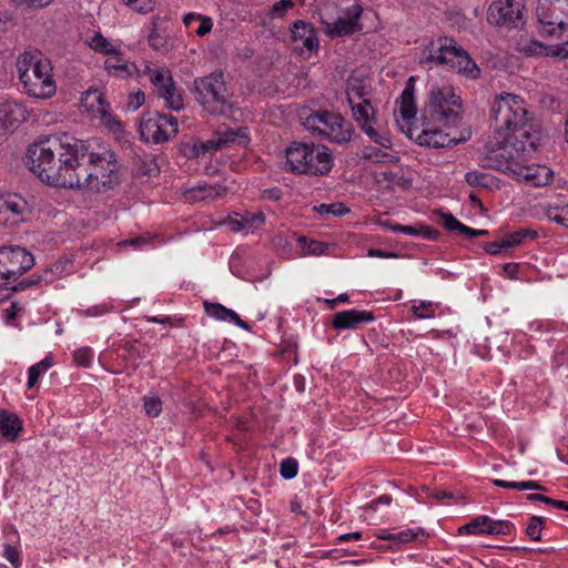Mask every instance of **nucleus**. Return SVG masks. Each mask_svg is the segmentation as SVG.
Wrapping results in <instances>:
<instances>
[{
	"label": "nucleus",
	"instance_id": "nucleus-1",
	"mask_svg": "<svg viewBox=\"0 0 568 568\" xmlns=\"http://www.w3.org/2000/svg\"><path fill=\"white\" fill-rule=\"evenodd\" d=\"M24 164L42 183L65 189L104 192L121 179L113 150L105 144L93 149L89 142L65 133L30 143Z\"/></svg>",
	"mask_w": 568,
	"mask_h": 568
},
{
	"label": "nucleus",
	"instance_id": "nucleus-2",
	"mask_svg": "<svg viewBox=\"0 0 568 568\" xmlns=\"http://www.w3.org/2000/svg\"><path fill=\"white\" fill-rule=\"evenodd\" d=\"M416 112L413 89L406 88L394 109L399 130L423 146L445 148L459 142L446 132V129L457 125L462 114V99L454 87L433 85L419 122L416 121Z\"/></svg>",
	"mask_w": 568,
	"mask_h": 568
},
{
	"label": "nucleus",
	"instance_id": "nucleus-3",
	"mask_svg": "<svg viewBox=\"0 0 568 568\" xmlns=\"http://www.w3.org/2000/svg\"><path fill=\"white\" fill-rule=\"evenodd\" d=\"M490 113L496 126L498 152L514 143L537 139L527 128V108L521 97L509 92L496 95L490 105Z\"/></svg>",
	"mask_w": 568,
	"mask_h": 568
},
{
	"label": "nucleus",
	"instance_id": "nucleus-4",
	"mask_svg": "<svg viewBox=\"0 0 568 568\" xmlns=\"http://www.w3.org/2000/svg\"><path fill=\"white\" fill-rule=\"evenodd\" d=\"M16 70L22 91L28 97L47 100L57 93L52 63L41 51L24 50L16 60Z\"/></svg>",
	"mask_w": 568,
	"mask_h": 568
},
{
	"label": "nucleus",
	"instance_id": "nucleus-5",
	"mask_svg": "<svg viewBox=\"0 0 568 568\" xmlns=\"http://www.w3.org/2000/svg\"><path fill=\"white\" fill-rule=\"evenodd\" d=\"M104 69L110 75L121 79H140L143 73H148L150 81L156 88L159 95L164 100L168 108L179 111L184 106L182 94L178 91L168 68L153 69L145 64L144 69L140 70L134 62L123 58L122 51L106 58Z\"/></svg>",
	"mask_w": 568,
	"mask_h": 568
},
{
	"label": "nucleus",
	"instance_id": "nucleus-6",
	"mask_svg": "<svg viewBox=\"0 0 568 568\" xmlns=\"http://www.w3.org/2000/svg\"><path fill=\"white\" fill-rule=\"evenodd\" d=\"M537 139L528 142L514 143L503 148L496 154L498 169L516 181L526 182L534 186H545L552 181L554 172L546 165H528V158L536 150Z\"/></svg>",
	"mask_w": 568,
	"mask_h": 568
},
{
	"label": "nucleus",
	"instance_id": "nucleus-7",
	"mask_svg": "<svg viewBox=\"0 0 568 568\" xmlns=\"http://www.w3.org/2000/svg\"><path fill=\"white\" fill-rule=\"evenodd\" d=\"M419 63L445 64L469 79H477L480 74L479 68L467 51L448 37H439L424 45L419 54Z\"/></svg>",
	"mask_w": 568,
	"mask_h": 568
},
{
	"label": "nucleus",
	"instance_id": "nucleus-8",
	"mask_svg": "<svg viewBox=\"0 0 568 568\" xmlns=\"http://www.w3.org/2000/svg\"><path fill=\"white\" fill-rule=\"evenodd\" d=\"M196 101L206 113L236 118L239 101L230 91L222 72L195 80Z\"/></svg>",
	"mask_w": 568,
	"mask_h": 568
},
{
	"label": "nucleus",
	"instance_id": "nucleus-9",
	"mask_svg": "<svg viewBox=\"0 0 568 568\" xmlns=\"http://www.w3.org/2000/svg\"><path fill=\"white\" fill-rule=\"evenodd\" d=\"M286 164L300 174L323 175L333 168V155L322 144L294 142L286 149Z\"/></svg>",
	"mask_w": 568,
	"mask_h": 568
},
{
	"label": "nucleus",
	"instance_id": "nucleus-10",
	"mask_svg": "<svg viewBox=\"0 0 568 568\" xmlns=\"http://www.w3.org/2000/svg\"><path fill=\"white\" fill-rule=\"evenodd\" d=\"M305 130L315 135L324 136L334 143H346L353 134L352 124L341 114L326 110L312 112L303 118Z\"/></svg>",
	"mask_w": 568,
	"mask_h": 568
},
{
	"label": "nucleus",
	"instance_id": "nucleus-11",
	"mask_svg": "<svg viewBox=\"0 0 568 568\" xmlns=\"http://www.w3.org/2000/svg\"><path fill=\"white\" fill-rule=\"evenodd\" d=\"M536 17L542 34L560 37L568 29V1L538 0Z\"/></svg>",
	"mask_w": 568,
	"mask_h": 568
},
{
	"label": "nucleus",
	"instance_id": "nucleus-12",
	"mask_svg": "<svg viewBox=\"0 0 568 568\" xmlns=\"http://www.w3.org/2000/svg\"><path fill=\"white\" fill-rule=\"evenodd\" d=\"M34 264L33 255L21 246L0 247V287L8 288Z\"/></svg>",
	"mask_w": 568,
	"mask_h": 568
},
{
	"label": "nucleus",
	"instance_id": "nucleus-13",
	"mask_svg": "<svg viewBox=\"0 0 568 568\" xmlns=\"http://www.w3.org/2000/svg\"><path fill=\"white\" fill-rule=\"evenodd\" d=\"M178 131V120L170 114L149 116L140 123V134L145 142L163 143L174 138Z\"/></svg>",
	"mask_w": 568,
	"mask_h": 568
},
{
	"label": "nucleus",
	"instance_id": "nucleus-14",
	"mask_svg": "<svg viewBox=\"0 0 568 568\" xmlns=\"http://www.w3.org/2000/svg\"><path fill=\"white\" fill-rule=\"evenodd\" d=\"M250 142L247 129L239 126L236 129L219 130L212 139L207 141H199L193 145V153L196 156L214 153L229 145H247Z\"/></svg>",
	"mask_w": 568,
	"mask_h": 568
},
{
	"label": "nucleus",
	"instance_id": "nucleus-15",
	"mask_svg": "<svg viewBox=\"0 0 568 568\" xmlns=\"http://www.w3.org/2000/svg\"><path fill=\"white\" fill-rule=\"evenodd\" d=\"M372 81L368 77L352 73L346 83V97L352 110L354 120L357 119V110L367 113L375 111L372 101Z\"/></svg>",
	"mask_w": 568,
	"mask_h": 568
},
{
	"label": "nucleus",
	"instance_id": "nucleus-16",
	"mask_svg": "<svg viewBox=\"0 0 568 568\" xmlns=\"http://www.w3.org/2000/svg\"><path fill=\"white\" fill-rule=\"evenodd\" d=\"M31 209L18 193L0 192V225L13 227L27 220Z\"/></svg>",
	"mask_w": 568,
	"mask_h": 568
},
{
	"label": "nucleus",
	"instance_id": "nucleus-17",
	"mask_svg": "<svg viewBox=\"0 0 568 568\" xmlns=\"http://www.w3.org/2000/svg\"><path fill=\"white\" fill-rule=\"evenodd\" d=\"M363 13L362 6L353 2L342 10L333 21L323 20L324 31L329 37H343L362 30L359 18Z\"/></svg>",
	"mask_w": 568,
	"mask_h": 568
},
{
	"label": "nucleus",
	"instance_id": "nucleus-18",
	"mask_svg": "<svg viewBox=\"0 0 568 568\" xmlns=\"http://www.w3.org/2000/svg\"><path fill=\"white\" fill-rule=\"evenodd\" d=\"M523 0H494L487 12V19L496 26H516L523 17Z\"/></svg>",
	"mask_w": 568,
	"mask_h": 568
},
{
	"label": "nucleus",
	"instance_id": "nucleus-19",
	"mask_svg": "<svg viewBox=\"0 0 568 568\" xmlns=\"http://www.w3.org/2000/svg\"><path fill=\"white\" fill-rule=\"evenodd\" d=\"M291 41L294 51L308 58L318 48V39L314 28L304 21H296L291 29Z\"/></svg>",
	"mask_w": 568,
	"mask_h": 568
},
{
	"label": "nucleus",
	"instance_id": "nucleus-20",
	"mask_svg": "<svg viewBox=\"0 0 568 568\" xmlns=\"http://www.w3.org/2000/svg\"><path fill=\"white\" fill-rule=\"evenodd\" d=\"M29 116L28 108L20 101L6 100L0 103V129L14 130Z\"/></svg>",
	"mask_w": 568,
	"mask_h": 568
},
{
	"label": "nucleus",
	"instance_id": "nucleus-21",
	"mask_svg": "<svg viewBox=\"0 0 568 568\" xmlns=\"http://www.w3.org/2000/svg\"><path fill=\"white\" fill-rule=\"evenodd\" d=\"M79 109L91 119L101 120L111 109L104 94L98 88H91L82 93Z\"/></svg>",
	"mask_w": 568,
	"mask_h": 568
},
{
	"label": "nucleus",
	"instance_id": "nucleus-22",
	"mask_svg": "<svg viewBox=\"0 0 568 568\" xmlns=\"http://www.w3.org/2000/svg\"><path fill=\"white\" fill-rule=\"evenodd\" d=\"M84 43L95 53L106 58L122 52V41L119 39H110L102 34L101 31H88L83 37Z\"/></svg>",
	"mask_w": 568,
	"mask_h": 568
},
{
	"label": "nucleus",
	"instance_id": "nucleus-23",
	"mask_svg": "<svg viewBox=\"0 0 568 568\" xmlns=\"http://www.w3.org/2000/svg\"><path fill=\"white\" fill-rule=\"evenodd\" d=\"M357 119L355 121L362 128V130L366 133V135L376 144L382 146L385 150H389L393 145L392 139L386 131H379L375 128L376 118L375 111L367 113L366 111L357 110Z\"/></svg>",
	"mask_w": 568,
	"mask_h": 568
},
{
	"label": "nucleus",
	"instance_id": "nucleus-24",
	"mask_svg": "<svg viewBox=\"0 0 568 568\" xmlns=\"http://www.w3.org/2000/svg\"><path fill=\"white\" fill-rule=\"evenodd\" d=\"M374 321V315L368 311L347 310L333 316L332 326L337 331L357 329L365 323Z\"/></svg>",
	"mask_w": 568,
	"mask_h": 568
},
{
	"label": "nucleus",
	"instance_id": "nucleus-25",
	"mask_svg": "<svg viewBox=\"0 0 568 568\" xmlns=\"http://www.w3.org/2000/svg\"><path fill=\"white\" fill-rule=\"evenodd\" d=\"M183 26L189 36L205 37L213 29V19L211 17L197 13L189 12L182 18Z\"/></svg>",
	"mask_w": 568,
	"mask_h": 568
},
{
	"label": "nucleus",
	"instance_id": "nucleus-26",
	"mask_svg": "<svg viewBox=\"0 0 568 568\" xmlns=\"http://www.w3.org/2000/svg\"><path fill=\"white\" fill-rule=\"evenodd\" d=\"M22 430V420L13 413L0 410V434L8 442H14Z\"/></svg>",
	"mask_w": 568,
	"mask_h": 568
},
{
	"label": "nucleus",
	"instance_id": "nucleus-27",
	"mask_svg": "<svg viewBox=\"0 0 568 568\" xmlns=\"http://www.w3.org/2000/svg\"><path fill=\"white\" fill-rule=\"evenodd\" d=\"M204 307L206 314L210 317L222 322L234 323L236 326L241 328L248 329L247 324L243 322L233 310L226 308L225 306L217 303L207 302L204 303Z\"/></svg>",
	"mask_w": 568,
	"mask_h": 568
},
{
	"label": "nucleus",
	"instance_id": "nucleus-28",
	"mask_svg": "<svg viewBox=\"0 0 568 568\" xmlns=\"http://www.w3.org/2000/svg\"><path fill=\"white\" fill-rule=\"evenodd\" d=\"M161 18L152 17L150 21V30L148 34L149 45L156 51L166 50V33L160 27Z\"/></svg>",
	"mask_w": 568,
	"mask_h": 568
},
{
	"label": "nucleus",
	"instance_id": "nucleus-29",
	"mask_svg": "<svg viewBox=\"0 0 568 568\" xmlns=\"http://www.w3.org/2000/svg\"><path fill=\"white\" fill-rule=\"evenodd\" d=\"M227 193V187L222 185H199L189 191V199L193 201L214 200Z\"/></svg>",
	"mask_w": 568,
	"mask_h": 568
},
{
	"label": "nucleus",
	"instance_id": "nucleus-30",
	"mask_svg": "<svg viewBox=\"0 0 568 568\" xmlns=\"http://www.w3.org/2000/svg\"><path fill=\"white\" fill-rule=\"evenodd\" d=\"M465 180L468 183V185L473 187H484V189H494L498 187V181L497 179L484 171H470L466 173Z\"/></svg>",
	"mask_w": 568,
	"mask_h": 568
},
{
	"label": "nucleus",
	"instance_id": "nucleus-31",
	"mask_svg": "<svg viewBox=\"0 0 568 568\" xmlns=\"http://www.w3.org/2000/svg\"><path fill=\"white\" fill-rule=\"evenodd\" d=\"M72 272V261L69 258H63L54 264H52L50 267L43 271L42 275L40 276V281L43 282H53L57 278L69 274Z\"/></svg>",
	"mask_w": 568,
	"mask_h": 568
},
{
	"label": "nucleus",
	"instance_id": "nucleus-32",
	"mask_svg": "<svg viewBox=\"0 0 568 568\" xmlns=\"http://www.w3.org/2000/svg\"><path fill=\"white\" fill-rule=\"evenodd\" d=\"M439 305L432 301H414L412 304V313L416 318L426 320L436 316Z\"/></svg>",
	"mask_w": 568,
	"mask_h": 568
},
{
	"label": "nucleus",
	"instance_id": "nucleus-33",
	"mask_svg": "<svg viewBox=\"0 0 568 568\" xmlns=\"http://www.w3.org/2000/svg\"><path fill=\"white\" fill-rule=\"evenodd\" d=\"M549 45L534 39H521L518 42V50L526 55L548 57Z\"/></svg>",
	"mask_w": 568,
	"mask_h": 568
},
{
	"label": "nucleus",
	"instance_id": "nucleus-34",
	"mask_svg": "<svg viewBox=\"0 0 568 568\" xmlns=\"http://www.w3.org/2000/svg\"><path fill=\"white\" fill-rule=\"evenodd\" d=\"M52 366V357H44L39 363L30 366L28 369V387L33 388L39 382L40 377L44 375Z\"/></svg>",
	"mask_w": 568,
	"mask_h": 568
},
{
	"label": "nucleus",
	"instance_id": "nucleus-35",
	"mask_svg": "<svg viewBox=\"0 0 568 568\" xmlns=\"http://www.w3.org/2000/svg\"><path fill=\"white\" fill-rule=\"evenodd\" d=\"M303 255L307 256H317L326 253L328 245L324 242L311 240L305 236H300L297 239Z\"/></svg>",
	"mask_w": 568,
	"mask_h": 568
},
{
	"label": "nucleus",
	"instance_id": "nucleus-36",
	"mask_svg": "<svg viewBox=\"0 0 568 568\" xmlns=\"http://www.w3.org/2000/svg\"><path fill=\"white\" fill-rule=\"evenodd\" d=\"M493 484L497 487L509 488V489H518V490H538V491H547V488L539 484L538 481H507L503 479H495Z\"/></svg>",
	"mask_w": 568,
	"mask_h": 568
},
{
	"label": "nucleus",
	"instance_id": "nucleus-37",
	"mask_svg": "<svg viewBox=\"0 0 568 568\" xmlns=\"http://www.w3.org/2000/svg\"><path fill=\"white\" fill-rule=\"evenodd\" d=\"M103 125L116 140H122L124 136V126L122 122L111 113V110L100 120Z\"/></svg>",
	"mask_w": 568,
	"mask_h": 568
},
{
	"label": "nucleus",
	"instance_id": "nucleus-38",
	"mask_svg": "<svg viewBox=\"0 0 568 568\" xmlns=\"http://www.w3.org/2000/svg\"><path fill=\"white\" fill-rule=\"evenodd\" d=\"M264 223V214L262 212H246L241 221L232 222V229L240 231L245 226H260Z\"/></svg>",
	"mask_w": 568,
	"mask_h": 568
},
{
	"label": "nucleus",
	"instance_id": "nucleus-39",
	"mask_svg": "<svg viewBox=\"0 0 568 568\" xmlns=\"http://www.w3.org/2000/svg\"><path fill=\"white\" fill-rule=\"evenodd\" d=\"M314 210L321 215H333V216H343L349 212V209L341 202L329 203V204H320L314 206Z\"/></svg>",
	"mask_w": 568,
	"mask_h": 568
},
{
	"label": "nucleus",
	"instance_id": "nucleus-40",
	"mask_svg": "<svg viewBox=\"0 0 568 568\" xmlns=\"http://www.w3.org/2000/svg\"><path fill=\"white\" fill-rule=\"evenodd\" d=\"M363 158L374 161V162H394L397 161L398 158L394 154L388 153L387 151L378 150L374 146H366L363 150Z\"/></svg>",
	"mask_w": 568,
	"mask_h": 568
},
{
	"label": "nucleus",
	"instance_id": "nucleus-41",
	"mask_svg": "<svg viewBox=\"0 0 568 568\" xmlns=\"http://www.w3.org/2000/svg\"><path fill=\"white\" fill-rule=\"evenodd\" d=\"M403 233L410 236H418L426 240H436L438 237V232L433 230L432 227L425 225H404Z\"/></svg>",
	"mask_w": 568,
	"mask_h": 568
},
{
	"label": "nucleus",
	"instance_id": "nucleus-42",
	"mask_svg": "<svg viewBox=\"0 0 568 568\" xmlns=\"http://www.w3.org/2000/svg\"><path fill=\"white\" fill-rule=\"evenodd\" d=\"M488 516H477L476 518L471 519L468 524L464 525L459 528V532H467V534H474V535H481L486 534V527H487Z\"/></svg>",
	"mask_w": 568,
	"mask_h": 568
},
{
	"label": "nucleus",
	"instance_id": "nucleus-43",
	"mask_svg": "<svg viewBox=\"0 0 568 568\" xmlns=\"http://www.w3.org/2000/svg\"><path fill=\"white\" fill-rule=\"evenodd\" d=\"M514 525L508 520H494L488 517L486 534L487 535H509Z\"/></svg>",
	"mask_w": 568,
	"mask_h": 568
},
{
	"label": "nucleus",
	"instance_id": "nucleus-44",
	"mask_svg": "<svg viewBox=\"0 0 568 568\" xmlns=\"http://www.w3.org/2000/svg\"><path fill=\"white\" fill-rule=\"evenodd\" d=\"M143 406L145 414L150 417H156L162 412V402L156 395L144 396Z\"/></svg>",
	"mask_w": 568,
	"mask_h": 568
},
{
	"label": "nucleus",
	"instance_id": "nucleus-45",
	"mask_svg": "<svg viewBox=\"0 0 568 568\" xmlns=\"http://www.w3.org/2000/svg\"><path fill=\"white\" fill-rule=\"evenodd\" d=\"M112 310V305L110 303L103 302L97 305H93L87 310H77V314L79 316H90V317H99L108 314Z\"/></svg>",
	"mask_w": 568,
	"mask_h": 568
},
{
	"label": "nucleus",
	"instance_id": "nucleus-46",
	"mask_svg": "<svg viewBox=\"0 0 568 568\" xmlns=\"http://www.w3.org/2000/svg\"><path fill=\"white\" fill-rule=\"evenodd\" d=\"M294 3L292 0H280L275 2L268 10V17L271 19L283 18L292 8Z\"/></svg>",
	"mask_w": 568,
	"mask_h": 568
},
{
	"label": "nucleus",
	"instance_id": "nucleus-47",
	"mask_svg": "<svg viewBox=\"0 0 568 568\" xmlns=\"http://www.w3.org/2000/svg\"><path fill=\"white\" fill-rule=\"evenodd\" d=\"M544 526V519L541 517L532 516L526 528L527 536L535 541L541 539V531Z\"/></svg>",
	"mask_w": 568,
	"mask_h": 568
},
{
	"label": "nucleus",
	"instance_id": "nucleus-48",
	"mask_svg": "<svg viewBox=\"0 0 568 568\" xmlns=\"http://www.w3.org/2000/svg\"><path fill=\"white\" fill-rule=\"evenodd\" d=\"M415 537H416V534L413 532L410 529L402 530L398 532H389V534L379 536L381 539L397 541L399 544H405V542L412 541L415 539Z\"/></svg>",
	"mask_w": 568,
	"mask_h": 568
},
{
	"label": "nucleus",
	"instance_id": "nucleus-49",
	"mask_svg": "<svg viewBox=\"0 0 568 568\" xmlns=\"http://www.w3.org/2000/svg\"><path fill=\"white\" fill-rule=\"evenodd\" d=\"M298 464L294 458H286L281 463L280 473L285 479H292L296 476Z\"/></svg>",
	"mask_w": 568,
	"mask_h": 568
},
{
	"label": "nucleus",
	"instance_id": "nucleus-50",
	"mask_svg": "<svg viewBox=\"0 0 568 568\" xmlns=\"http://www.w3.org/2000/svg\"><path fill=\"white\" fill-rule=\"evenodd\" d=\"M133 11L139 13H149L154 8L153 0H122Z\"/></svg>",
	"mask_w": 568,
	"mask_h": 568
},
{
	"label": "nucleus",
	"instance_id": "nucleus-51",
	"mask_svg": "<svg viewBox=\"0 0 568 568\" xmlns=\"http://www.w3.org/2000/svg\"><path fill=\"white\" fill-rule=\"evenodd\" d=\"M527 234L528 232L525 231L509 233L501 239V245H504V247L506 248L519 246L523 243L524 239L527 236Z\"/></svg>",
	"mask_w": 568,
	"mask_h": 568
},
{
	"label": "nucleus",
	"instance_id": "nucleus-52",
	"mask_svg": "<svg viewBox=\"0 0 568 568\" xmlns=\"http://www.w3.org/2000/svg\"><path fill=\"white\" fill-rule=\"evenodd\" d=\"M23 311V307L18 302H12L7 308L3 310V321L7 325H12L13 320Z\"/></svg>",
	"mask_w": 568,
	"mask_h": 568
},
{
	"label": "nucleus",
	"instance_id": "nucleus-53",
	"mask_svg": "<svg viewBox=\"0 0 568 568\" xmlns=\"http://www.w3.org/2000/svg\"><path fill=\"white\" fill-rule=\"evenodd\" d=\"M550 217L558 224L568 227V205L556 207L550 212Z\"/></svg>",
	"mask_w": 568,
	"mask_h": 568
},
{
	"label": "nucleus",
	"instance_id": "nucleus-54",
	"mask_svg": "<svg viewBox=\"0 0 568 568\" xmlns=\"http://www.w3.org/2000/svg\"><path fill=\"white\" fill-rule=\"evenodd\" d=\"M18 7H27L30 9H41L49 6L53 0H10Z\"/></svg>",
	"mask_w": 568,
	"mask_h": 568
},
{
	"label": "nucleus",
	"instance_id": "nucleus-55",
	"mask_svg": "<svg viewBox=\"0 0 568 568\" xmlns=\"http://www.w3.org/2000/svg\"><path fill=\"white\" fill-rule=\"evenodd\" d=\"M3 556L13 567L18 568L20 566V552L16 547L6 545L3 549Z\"/></svg>",
	"mask_w": 568,
	"mask_h": 568
},
{
	"label": "nucleus",
	"instance_id": "nucleus-56",
	"mask_svg": "<svg viewBox=\"0 0 568 568\" xmlns=\"http://www.w3.org/2000/svg\"><path fill=\"white\" fill-rule=\"evenodd\" d=\"M442 221H443V224L444 226L447 229V230H456V231H462L464 224L462 222H459L454 215L449 214V213H445L442 215Z\"/></svg>",
	"mask_w": 568,
	"mask_h": 568
},
{
	"label": "nucleus",
	"instance_id": "nucleus-57",
	"mask_svg": "<svg viewBox=\"0 0 568 568\" xmlns=\"http://www.w3.org/2000/svg\"><path fill=\"white\" fill-rule=\"evenodd\" d=\"M424 491L428 494L432 498L436 500H444V499H453L454 495L452 493H448L446 490L442 489H435L430 490L429 488H424Z\"/></svg>",
	"mask_w": 568,
	"mask_h": 568
},
{
	"label": "nucleus",
	"instance_id": "nucleus-58",
	"mask_svg": "<svg viewBox=\"0 0 568 568\" xmlns=\"http://www.w3.org/2000/svg\"><path fill=\"white\" fill-rule=\"evenodd\" d=\"M110 357H98L99 364L108 372L112 374H119L121 373L122 368L120 366L110 365L109 363Z\"/></svg>",
	"mask_w": 568,
	"mask_h": 568
},
{
	"label": "nucleus",
	"instance_id": "nucleus-59",
	"mask_svg": "<svg viewBox=\"0 0 568 568\" xmlns=\"http://www.w3.org/2000/svg\"><path fill=\"white\" fill-rule=\"evenodd\" d=\"M503 240L490 242L485 245V251L490 255H497L504 250Z\"/></svg>",
	"mask_w": 568,
	"mask_h": 568
},
{
	"label": "nucleus",
	"instance_id": "nucleus-60",
	"mask_svg": "<svg viewBox=\"0 0 568 568\" xmlns=\"http://www.w3.org/2000/svg\"><path fill=\"white\" fill-rule=\"evenodd\" d=\"M367 255L369 257H381V258H394V257L397 256L396 253L385 252V251H382V250H378V248H371V250H368Z\"/></svg>",
	"mask_w": 568,
	"mask_h": 568
},
{
	"label": "nucleus",
	"instance_id": "nucleus-61",
	"mask_svg": "<svg viewBox=\"0 0 568 568\" xmlns=\"http://www.w3.org/2000/svg\"><path fill=\"white\" fill-rule=\"evenodd\" d=\"M527 499L530 501L544 503V504L552 506V507H554V503H555V499L547 497L545 495H541V494H528Z\"/></svg>",
	"mask_w": 568,
	"mask_h": 568
},
{
	"label": "nucleus",
	"instance_id": "nucleus-62",
	"mask_svg": "<svg viewBox=\"0 0 568 568\" xmlns=\"http://www.w3.org/2000/svg\"><path fill=\"white\" fill-rule=\"evenodd\" d=\"M144 93L142 91H138L129 101V106L136 110L144 103Z\"/></svg>",
	"mask_w": 568,
	"mask_h": 568
},
{
	"label": "nucleus",
	"instance_id": "nucleus-63",
	"mask_svg": "<svg viewBox=\"0 0 568 568\" xmlns=\"http://www.w3.org/2000/svg\"><path fill=\"white\" fill-rule=\"evenodd\" d=\"M392 501V498L387 495H383L374 500H372L367 505V509L376 510L379 504L389 505Z\"/></svg>",
	"mask_w": 568,
	"mask_h": 568
},
{
	"label": "nucleus",
	"instance_id": "nucleus-64",
	"mask_svg": "<svg viewBox=\"0 0 568 568\" xmlns=\"http://www.w3.org/2000/svg\"><path fill=\"white\" fill-rule=\"evenodd\" d=\"M504 273L510 277L515 278L518 270V265L516 263H506L503 266Z\"/></svg>",
	"mask_w": 568,
	"mask_h": 568
}]
</instances>
